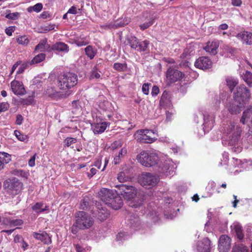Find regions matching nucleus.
Returning a JSON list of instances; mask_svg holds the SVG:
<instances>
[{
	"label": "nucleus",
	"instance_id": "4c0bfd02",
	"mask_svg": "<svg viewBox=\"0 0 252 252\" xmlns=\"http://www.w3.org/2000/svg\"><path fill=\"white\" fill-rule=\"evenodd\" d=\"M130 227L134 230H138L141 227V222L138 218H134L130 220Z\"/></svg>",
	"mask_w": 252,
	"mask_h": 252
},
{
	"label": "nucleus",
	"instance_id": "b1692460",
	"mask_svg": "<svg viewBox=\"0 0 252 252\" xmlns=\"http://www.w3.org/2000/svg\"><path fill=\"white\" fill-rule=\"evenodd\" d=\"M232 232L235 233L237 238L242 240L244 238V233L242 226L238 222H234L231 226Z\"/></svg>",
	"mask_w": 252,
	"mask_h": 252
},
{
	"label": "nucleus",
	"instance_id": "8fccbe9b",
	"mask_svg": "<svg viewBox=\"0 0 252 252\" xmlns=\"http://www.w3.org/2000/svg\"><path fill=\"white\" fill-rule=\"evenodd\" d=\"M14 133L18 139L21 141H25L27 139V135L23 134L18 130H15Z\"/></svg>",
	"mask_w": 252,
	"mask_h": 252
},
{
	"label": "nucleus",
	"instance_id": "69168bd1",
	"mask_svg": "<svg viewBox=\"0 0 252 252\" xmlns=\"http://www.w3.org/2000/svg\"><path fill=\"white\" fill-rule=\"evenodd\" d=\"M159 92V88L157 86H154L153 87L151 92V94L153 96H156Z\"/></svg>",
	"mask_w": 252,
	"mask_h": 252
},
{
	"label": "nucleus",
	"instance_id": "e2e57ef3",
	"mask_svg": "<svg viewBox=\"0 0 252 252\" xmlns=\"http://www.w3.org/2000/svg\"><path fill=\"white\" fill-rule=\"evenodd\" d=\"M9 107V104L7 102L0 103V112L5 111Z\"/></svg>",
	"mask_w": 252,
	"mask_h": 252
},
{
	"label": "nucleus",
	"instance_id": "37998d69",
	"mask_svg": "<svg viewBox=\"0 0 252 252\" xmlns=\"http://www.w3.org/2000/svg\"><path fill=\"white\" fill-rule=\"evenodd\" d=\"M149 45V42L148 40H144L139 42L138 44V48L136 50L138 51H145L148 48Z\"/></svg>",
	"mask_w": 252,
	"mask_h": 252
},
{
	"label": "nucleus",
	"instance_id": "20e7f679",
	"mask_svg": "<svg viewBox=\"0 0 252 252\" xmlns=\"http://www.w3.org/2000/svg\"><path fill=\"white\" fill-rule=\"evenodd\" d=\"M75 222L74 225L81 229H88L94 223L91 216L84 211H79L75 215Z\"/></svg>",
	"mask_w": 252,
	"mask_h": 252
},
{
	"label": "nucleus",
	"instance_id": "09e8293b",
	"mask_svg": "<svg viewBox=\"0 0 252 252\" xmlns=\"http://www.w3.org/2000/svg\"><path fill=\"white\" fill-rule=\"evenodd\" d=\"M42 8V4L40 3H38L35 4L33 7H30L28 10L29 12L32 11V10L33 11L38 12L41 10Z\"/></svg>",
	"mask_w": 252,
	"mask_h": 252
},
{
	"label": "nucleus",
	"instance_id": "c756f323",
	"mask_svg": "<svg viewBox=\"0 0 252 252\" xmlns=\"http://www.w3.org/2000/svg\"><path fill=\"white\" fill-rule=\"evenodd\" d=\"M252 117V106H250L243 112V115L240 119V122L243 125H245L246 120L250 119Z\"/></svg>",
	"mask_w": 252,
	"mask_h": 252
},
{
	"label": "nucleus",
	"instance_id": "9d476101",
	"mask_svg": "<svg viewBox=\"0 0 252 252\" xmlns=\"http://www.w3.org/2000/svg\"><path fill=\"white\" fill-rule=\"evenodd\" d=\"M233 97L236 100L245 103L251 98L250 92L244 85H241L234 91Z\"/></svg>",
	"mask_w": 252,
	"mask_h": 252
},
{
	"label": "nucleus",
	"instance_id": "f257e3e1",
	"mask_svg": "<svg viewBox=\"0 0 252 252\" xmlns=\"http://www.w3.org/2000/svg\"><path fill=\"white\" fill-rule=\"evenodd\" d=\"M223 133L222 143L230 147L232 152L239 153L242 150L241 134L242 128L239 124L230 122L222 129Z\"/></svg>",
	"mask_w": 252,
	"mask_h": 252
},
{
	"label": "nucleus",
	"instance_id": "bb28decb",
	"mask_svg": "<svg viewBox=\"0 0 252 252\" xmlns=\"http://www.w3.org/2000/svg\"><path fill=\"white\" fill-rule=\"evenodd\" d=\"M51 49L59 52H67L69 51V47L67 45L64 43L59 42L54 44L52 46Z\"/></svg>",
	"mask_w": 252,
	"mask_h": 252
},
{
	"label": "nucleus",
	"instance_id": "864d4df0",
	"mask_svg": "<svg viewBox=\"0 0 252 252\" xmlns=\"http://www.w3.org/2000/svg\"><path fill=\"white\" fill-rule=\"evenodd\" d=\"M72 106L73 108V112L75 113L77 111L80 109L81 106L78 100H73L72 102Z\"/></svg>",
	"mask_w": 252,
	"mask_h": 252
},
{
	"label": "nucleus",
	"instance_id": "a18cd8bd",
	"mask_svg": "<svg viewBox=\"0 0 252 252\" xmlns=\"http://www.w3.org/2000/svg\"><path fill=\"white\" fill-rule=\"evenodd\" d=\"M17 42L18 44L22 45H27L29 43V39L26 35H23L18 37L16 39Z\"/></svg>",
	"mask_w": 252,
	"mask_h": 252
},
{
	"label": "nucleus",
	"instance_id": "49530a36",
	"mask_svg": "<svg viewBox=\"0 0 252 252\" xmlns=\"http://www.w3.org/2000/svg\"><path fill=\"white\" fill-rule=\"evenodd\" d=\"M117 179L120 182L124 183L127 181L129 180V177L126 176L124 172H121L118 175Z\"/></svg>",
	"mask_w": 252,
	"mask_h": 252
},
{
	"label": "nucleus",
	"instance_id": "1a4fd4ad",
	"mask_svg": "<svg viewBox=\"0 0 252 252\" xmlns=\"http://www.w3.org/2000/svg\"><path fill=\"white\" fill-rule=\"evenodd\" d=\"M117 189L116 191L119 195H121L127 200L130 201L136 196L137 191L134 187L125 184H120L116 186Z\"/></svg>",
	"mask_w": 252,
	"mask_h": 252
},
{
	"label": "nucleus",
	"instance_id": "7c9ffc66",
	"mask_svg": "<svg viewBox=\"0 0 252 252\" xmlns=\"http://www.w3.org/2000/svg\"><path fill=\"white\" fill-rule=\"evenodd\" d=\"M4 223L10 227H15L23 224V221L21 219L12 220L9 218L4 220Z\"/></svg>",
	"mask_w": 252,
	"mask_h": 252
},
{
	"label": "nucleus",
	"instance_id": "423d86ee",
	"mask_svg": "<svg viewBox=\"0 0 252 252\" xmlns=\"http://www.w3.org/2000/svg\"><path fill=\"white\" fill-rule=\"evenodd\" d=\"M138 161L143 166L151 167L156 165L158 161L156 153L142 151L137 157Z\"/></svg>",
	"mask_w": 252,
	"mask_h": 252
},
{
	"label": "nucleus",
	"instance_id": "39448f33",
	"mask_svg": "<svg viewBox=\"0 0 252 252\" xmlns=\"http://www.w3.org/2000/svg\"><path fill=\"white\" fill-rule=\"evenodd\" d=\"M22 186V183L16 178H8L3 182V187L5 191L12 197L21 191Z\"/></svg>",
	"mask_w": 252,
	"mask_h": 252
},
{
	"label": "nucleus",
	"instance_id": "393cba45",
	"mask_svg": "<svg viewBox=\"0 0 252 252\" xmlns=\"http://www.w3.org/2000/svg\"><path fill=\"white\" fill-rule=\"evenodd\" d=\"M50 49V46L47 43V39L41 40L35 46V52L48 51Z\"/></svg>",
	"mask_w": 252,
	"mask_h": 252
},
{
	"label": "nucleus",
	"instance_id": "c03bdc74",
	"mask_svg": "<svg viewBox=\"0 0 252 252\" xmlns=\"http://www.w3.org/2000/svg\"><path fill=\"white\" fill-rule=\"evenodd\" d=\"M114 68L118 71H126L127 68V64L126 63H115L113 66Z\"/></svg>",
	"mask_w": 252,
	"mask_h": 252
},
{
	"label": "nucleus",
	"instance_id": "ea45409f",
	"mask_svg": "<svg viewBox=\"0 0 252 252\" xmlns=\"http://www.w3.org/2000/svg\"><path fill=\"white\" fill-rule=\"evenodd\" d=\"M232 162L233 163V167H240L242 168L245 167V162H247V160L246 159H244L243 161H242L240 159H239L238 158H233Z\"/></svg>",
	"mask_w": 252,
	"mask_h": 252
},
{
	"label": "nucleus",
	"instance_id": "72a5a7b5",
	"mask_svg": "<svg viewBox=\"0 0 252 252\" xmlns=\"http://www.w3.org/2000/svg\"><path fill=\"white\" fill-rule=\"evenodd\" d=\"M45 54L44 53H40L35 56L32 60L29 63L30 65L37 64L45 59Z\"/></svg>",
	"mask_w": 252,
	"mask_h": 252
},
{
	"label": "nucleus",
	"instance_id": "cd10ccee",
	"mask_svg": "<svg viewBox=\"0 0 252 252\" xmlns=\"http://www.w3.org/2000/svg\"><path fill=\"white\" fill-rule=\"evenodd\" d=\"M227 85L230 89L231 92L233 91L234 88L238 84V80L232 76H227L225 79Z\"/></svg>",
	"mask_w": 252,
	"mask_h": 252
},
{
	"label": "nucleus",
	"instance_id": "a19ab883",
	"mask_svg": "<svg viewBox=\"0 0 252 252\" xmlns=\"http://www.w3.org/2000/svg\"><path fill=\"white\" fill-rule=\"evenodd\" d=\"M98 65H95L91 72V79H98L100 77V75L98 72Z\"/></svg>",
	"mask_w": 252,
	"mask_h": 252
},
{
	"label": "nucleus",
	"instance_id": "2f4dec72",
	"mask_svg": "<svg viewBox=\"0 0 252 252\" xmlns=\"http://www.w3.org/2000/svg\"><path fill=\"white\" fill-rule=\"evenodd\" d=\"M244 81L250 87H252V73L249 71H245L242 76Z\"/></svg>",
	"mask_w": 252,
	"mask_h": 252
},
{
	"label": "nucleus",
	"instance_id": "4d7b16f0",
	"mask_svg": "<svg viewBox=\"0 0 252 252\" xmlns=\"http://www.w3.org/2000/svg\"><path fill=\"white\" fill-rule=\"evenodd\" d=\"M88 198H84L80 203V208L82 210L86 209L89 205Z\"/></svg>",
	"mask_w": 252,
	"mask_h": 252
},
{
	"label": "nucleus",
	"instance_id": "bf43d9fd",
	"mask_svg": "<svg viewBox=\"0 0 252 252\" xmlns=\"http://www.w3.org/2000/svg\"><path fill=\"white\" fill-rule=\"evenodd\" d=\"M223 160H221V161L220 162V165H226L228 161V155L227 153H224L222 154Z\"/></svg>",
	"mask_w": 252,
	"mask_h": 252
},
{
	"label": "nucleus",
	"instance_id": "4468645a",
	"mask_svg": "<svg viewBox=\"0 0 252 252\" xmlns=\"http://www.w3.org/2000/svg\"><path fill=\"white\" fill-rule=\"evenodd\" d=\"M212 65V61L207 57L199 58L194 63V65L196 67L203 70L211 68Z\"/></svg>",
	"mask_w": 252,
	"mask_h": 252
},
{
	"label": "nucleus",
	"instance_id": "e433bc0d",
	"mask_svg": "<svg viewBox=\"0 0 252 252\" xmlns=\"http://www.w3.org/2000/svg\"><path fill=\"white\" fill-rule=\"evenodd\" d=\"M127 42L131 48L136 50L138 48V39L135 36H130L127 39Z\"/></svg>",
	"mask_w": 252,
	"mask_h": 252
},
{
	"label": "nucleus",
	"instance_id": "6e6d98bb",
	"mask_svg": "<svg viewBox=\"0 0 252 252\" xmlns=\"http://www.w3.org/2000/svg\"><path fill=\"white\" fill-rule=\"evenodd\" d=\"M154 19H151L148 22L145 23L143 24L140 25V28L142 30H144L147 29L148 27L151 26L154 24Z\"/></svg>",
	"mask_w": 252,
	"mask_h": 252
},
{
	"label": "nucleus",
	"instance_id": "0eeeda50",
	"mask_svg": "<svg viewBox=\"0 0 252 252\" xmlns=\"http://www.w3.org/2000/svg\"><path fill=\"white\" fill-rule=\"evenodd\" d=\"M134 136L140 142L151 143L157 139L158 135L153 130L146 129L138 130Z\"/></svg>",
	"mask_w": 252,
	"mask_h": 252
},
{
	"label": "nucleus",
	"instance_id": "f704fd0d",
	"mask_svg": "<svg viewBox=\"0 0 252 252\" xmlns=\"http://www.w3.org/2000/svg\"><path fill=\"white\" fill-rule=\"evenodd\" d=\"M127 150L126 148L123 147L119 152L118 155H116L114 158V162L115 164L119 163L121 160V158L126 154Z\"/></svg>",
	"mask_w": 252,
	"mask_h": 252
},
{
	"label": "nucleus",
	"instance_id": "338daca9",
	"mask_svg": "<svg viewBox=\"0 0 252 252\" xmlns=\"http://www.w3.org/2000/svg\"><path fill=\"white\" fill-rule=\"evenodd\" d=\"M116 239L118 241H122V240H125L126 239V237L125 233L124 232H120L117 235Z\"/></svg>",
	"mask_w": 252,
	"mask_h": 252
},
{
	"label": "nucleus",
	"instance_id": "79ce46f5",
	"mask_svg": "<svg viewBox=\"0 0 252 252\" xmlns=\"http://www.w3.org/2000/svg\"><path fill=\"white\" fill-rule=\"evenodd\" d=\"M231 252H249L248 248L243 244L233 247Z\"/></svg>",
	"mask_w": 252,
	"mask_h": 252
},
{
	"label": "nucleus",
	"instance_id": "f8f14e48",
	"mask_svg": "<svg viewBox=\"0 0 252 252\" xmlns=\"http://www.w3.org/2000/svg\"><path fill=\"white\" fill-rule=\"evenodd\" d=\"M231 240L227 235H222L218 241V250L220 252H228L231 248Z\"/></svg>",
	"mask_w": 252,
	"mask_h": 252
},
{
	"label": "nucleus",
	"instance_id": "dca6fc26",
	"mask_svg": "<svg viewBox=\"0 0 252 252\" xmlns=\"http://www.w3.org/2000/svg\"><path fill=\"white\" fill-rule=\"evenodd\" d=\"M214 123L215 120L213 117L204 116L202 131L199 132V134L201 136H203L206 132H208L213 127Z\"/></svg>",
	"mask_w": 252,
	"mask_h": 252
},
{
	"label": "nucleus",
	"instance_id": "9b49d317",
	"mask_svg": "<svg viewBox=\"0 0 252 252\" xmlns=\"http://www.w3.org/2000/svg\"><path fill=\"white\" fill-rule=\"evenodd\" d=\"M176 168V165L170 158H167L164 162L161 161L159 166L158 171L165 176L172 175Z\"/></svg>",
	"mask_w": 252,
	"mask_h": 252
},
{
	"label": "nucleus",
	"instance_id": "3c124183",
	"mask_svg": "<svg viewBox=\"0 0 252 252\" xmlns=\"http://www.w3.org/2000/svg\"><path fill=\"white\" fill-rule=\"evenodd\" d=\"M123 144V142L122 140H118L117 141H115L114 142L111 146V148L112 150H115L117 148H120L122 146Z\"/></svg>",
	"mask_w": 252,
	"mask_h": 252
},
{
	"label": "nucleus",
	"instance_id": "c85d7f7f",
	"mask_svg": "<svg viewBox=\"0 0 252 252\" xmlns=\"http://www.w3.org/2000/svg\"><path fill=\"white\" fill-rule=\"evenodd\" d=\"M84 50L86 56L90 60L93 59L97 54L96 49L95 47L91 45L87 46Z\"/></svg>",
	"mask_w": 252,
	"mask_h": 252
},
{
	"label": "nucleus",
	"instance_id": "0e129e2a",
	"mask_svg": "<svg viewBox=\"0 0 252 252\" xmlns=\"http://www.w3.org/2000/svg\"><path fill=\"white\" fill-rule=\"evenodd\" d=\"M36 154H35L32 156L28 162V164L30 167H33L35 165V160L36 158Z\"/></svg>",
	"mask_w": 252,
	"mask_h": 252
},
{
	"label": "nucleus",
	"instance_id": "774afa93",
	"mask_svg": "<svg viewBox=\"0 0 252 252\" xmlns=\"http://www.w3.org/2000/svg\"><path fill=\"white\" fill-rule=\"evenodd\" d=\"M228 28V26L227 25V24L224 23V24H222L220 25L218 27V29L219 32H220L221 31H222V30H226Z\"/></svg>",
	"mask_w": 252,
	"mask_h": 252
},
{
	"label": "nucleus",
	"instance_id": "f03ea898",
	"mask_svg": "<svg viewBox=\"0 0 252 252\" xmlns=\"http://www.w3.org/2000/svg\"><path fill=\"white\" fill-rule=\"evenodd\" d=\"M100 199L114 210L120 209L123 205V201L117 191L106 188H102L98 192Z\"/></svg>",
	"mask_w": 252,
	"mask_h": 252
},
{
	"label": "nucleus",
	"instance_id": "7ed1b4c3",
	"mask_svg": "<svg viewBox=\"0 0 252 252\" xmlns=\"http://www.w3.org/2000/svg\"><path fill=\"white\" fill-rule=\"evenodd\" d=\"M77 83V75L72 72H67L61 74L58 76L57 85L60 90L65 91L66 92H68L70 94V91L69 90L76 86Z\"/></svg>",
	"mask_w": 252,
	"mask_h": 252
},
{
	"label": "nucleus",
	"instance_id": "aec40b11",
	"mask_svg": "<svg viewBox=\"0 0 252 252\" xmlns=\"http://www.w3.org/2000/svg\"><path fill=\"white\" fill-rule=\"evenodd\" d=\"M242 108V104L241 102L234 99L228 106V110L231 114L236 115L241 112Z\"/></svg>",
	"mask_w": 252,
	"mask_h": 252
},
{
	"label": "nucleus",
	"instance_id": "603ef678",
	"mask_svg": "<svg viewBox=\"0 0 252 252\" xmlns=\"http://www.w3.org/2000/svg\"><path fill=\"white\" fill-rule=\"evenodd\" d=\"M76 142V139L72 137H67L64 141V142L67 147L70 146L71 145L75 143Z\"/></svg>",
	"mask_w": 252,
	"mask_h": 252
},
{
	"label": "nucleus",
	"instance_id": "6ab92c4d",
	"mask_svg": "<svg viewBox=\"0 0 252 252\" xmlns=\"http://www.w3.org/2000/svg\"><path fill=\"white\" fill-rule=\"evenodd\" d=\"M211 248V242L208 238H204L197 244L198 252H209Z\"/></svg>",
	"mask_w": 252,
	"mask_h": 252
},
{
	"label": "nucleus",
	"instance_id": "58836bf2",
	"mask_svg": "<svg viewBox=\"0 0 252 252\" xmlns=\"http://www.w3.org/2000/svg\"><path fill=\"white\" fill-rule=\"evenodd\" d=\"M0 160L4 164L11 160L10 155L5 152H0Z\"/></svg>",
	"mask_w": 252,
	"mask_h": 252
},
{
	"label": "nucleus",
	"instance_id": "5fc2aeb1",
	"mask_svg": "<svg viewBox=\"0 0 252 252\" xmlns=\"http://www.w3.org/2000/svg\"><path fill=\"white\" fill-rule=\"evenodd\" d=\"M20 15L19 13L18 12H14L12 13H9L5 15V17L7 19L15 20L18 18Z\"/></svg>",
	"mask_w": 252,
	"mask_h": 252
},
{
	"label": "nucleus",
	"instance_id": "ddd939ff",
	"mask_svg": "<svg viewBox=\"0 0 252 252\" xmlns=\"http://www.w3.org/2000/svg\"><path fill=\"white\" fill-rule=\"evenodd\" d=\"M184 76V74L173 67H169L166 71V78L171 83L175 82Z\"/></svg>",
	"mask_w": 252,
	"mask_h": 252
},
{
	"label": "nucleus",
	"instance_id": "a211bd4d",
	"mask_svg": "<svg viewBox=\"0 0 252 252\" xmlns=\"http://www.w3.org/2000/svg\"><path fill=\"white\" fill-rule=\"evenodd\" d=\"M236 36L243 44H252V33L251 32L243 31L238 33Z\"/></svg>",
	"mask_w": 252,
	"mask_h": 252
},
{
	"label": "nucleus",
	"instance_id": "de8ad7c7",
	"mask_svg": "<svg viewBox=\"0 0 252 252\" xmlns=\"http://www.w3.org/2000/svg\"><path fill=\"white\" fill-rule=\"evenodd\" d=\"M140 199H138L137 201L136 202L135 200H131L129 203V205L133 208H137L140 206L143 202V199L141 198V197H139Z\"/></svg>",
	"mask_w": 252,
	"mask_h": 252
},
{
	"label": "nucleus",
	"instance_id": "2eb2a0df",
	"mask_svg": "<svg viewBox=\"0 0 252 252\" xmlns=\"http://www.w3.org/2000/svg\"><path fill=\"white\" fill-rule=\"evenodd\" d=\"M94 217H97L101 221H103L107 219L109 213L107 210L101 205H98L96 209L93 212Z\"/></svg>",
	"mask_w": 252,
	"mask_h": 252
},
{
	"label": "nucleus",
	"instance_id": "13d9d810",
	"mask_svg": "<svg viewBox=\"0 0 252 252\" xmlns=\"http://www.w3.org/2000/svg\"><path fill=\"white\" fill-rule=\"evenodd\" d=\"M151 84L150 83H144L142 86V92L143 93L146 95H148L149 93V86Z\"/></svg>",
	"mask_w": 252,
	"mask_h": 252
},
{
	"label": "nucleus",
	"instance_id": "412c9836",
	"mask_svg": "<svg viewBox=\"0 0 252 252\" xmlns=\"http://www.w3.org/2000/svg\"><path fill=\"white\" fill-rule=\"evenodd\" d=\"M219 46V43L218 41H209L203 48L207 52L211 54L216 55L217 53V49Z\"/></svg>",
	"mask_w": 252,
	"mask_h": 252
},
{
	"label": "nucleus",
	"instance_id": "a878e982",
	"mask_svg": "<svg viewBox=\"0 0 252 252\" xmlns=\"http://www.w3.org/2000/svg\"><path fill=\"white\" fill-rule=\"evenodd\" d=\"M33 237L36 239L40 240L45 244H50L51 243V239L47 233L43 232L42 233H38L34 232L33 234Z\"/></svg>",
	"mask_w": 252,
	"mask_h": 252
},
{
	"label": "nucleus",
	"instance_id": "680f3d73",
	"mask_svg": "<svg viewBox=\"0 0 252 252\" xmlns=\"http://www.w3.org/2000/svg\"><path fill=\"white\" fill-rule=\"evenodd\" d=\"M14 31L15 27L10 26L5 29V32L7 35L11 36L12 34V33L14 32Z\"/></svg>",
	"mask_w": 252,
	"mask_h": 252
},
{
	"label": "nucleus",
	"instance_id": "4be33fe9",
	"mask_svg": "<svg viewBox=\"0 0 252 252\" xmlns=\"http://www.w3.org/2000/svg\"><path fill=\"white\" fill-rule=\"evenodd\" d=\"M109 125L105 122L94 123L91 125V128L94 134H100L105 131Z\"/></svg>",
	"mask_w": 252,
	"mask_h": 252
},
{
	"label": "nucleus",
	"instance_id": "c9c22d12",
	"mask_svg": "<svg viewBox=\"0 0 252 252\" xmlns=\"http://www.w3.org/2000/svg\"><path fill=\"white\" fill-rule=\"evenodd\" d=\"M43 206V203L42 202H37L32 207V209L36 213L42 212L48 209L47 206H45L44 208H42Z\"/></svg>",
	"mask_w": 252,
	"mask_h": 252
},
{
	"label": "nucleus",
	"instance_id": "6e6552de",
	"mask_svg": "<svg viewBox=\"0 0 252 252\" xmlns=\"http://www.w3.org/2000/svg\"><path fill=\"white\" fill-rule=\"evenodd\" d=\"M159 181L158 176L148 172L143 173L139 177L140 185L147 189L155 186Z\"/></svg>",
	"mask_w": 252,
	"mask_h": 252
},
{
	"label": "nucleus",
	"instance_id": "052dcab7",
	"mask_svg": "<svg viewBox=\"0 0 252 252\" xmlns=\"http://www.w3.org/2000/svg\"><path fill=\"white\" fill-rule=\"evenodd\" d=\"M29 63H23L18 68V70L17 71V74H21L22 73L25 69L29 66Z\"/></svg>",
	"mask_w": 252,
	"mask_h": 252
},
{
	"label": "nucleus",
	"instance_id": "473e14b6",
	"mask_svg": "<svg viewBox=\"0 0 252 252\" xmlns=\"http://www.w3.org/2000/svg\"><path fill=\"white\" fill-rule=\"evenodd\" d=\"M74 43L78 46H83L87 45L89 41L86 37H76L74 39Z\"/></svg>",
	"mask_w": 252,
	"mask_h": 252
},
{
	"label": "nucleus",
	"instance_id": "5701e85b",
	"mask_svg": "<svg viewBox=\"0 0 252 252\" xmlns=\"http://www.w3.org/2000/svg\"><path fill=\"white\" fill-rule=\"evenodd\" d=\"M46 94L52 98H63L68 96L70 93L66 92L64 94H62L56 91L54 88L50 87L47 89Z\"/></svg>",
	"mask_w": 252,
	"mask_h": 252
},
{
	"label": "nucleus",
	"instance_id": "f3484780",
	"mask_svg": "<svg viewBox=\"0 0 252 252\" xmlns=\"http://www.w3.org/2000/svg\"><path fill=\"white\" fill-rule=\"evenodd\" d=\"M11 88L15 94L23 95L26 93L23 83L17 80H14L11 82Z\"/></svg>",
	"mask_w": 252,
	"mask_h": 252
}]
</instances>
